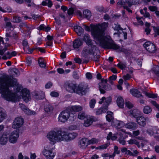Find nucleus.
<instances>
[{"instance_id":"nucleus-1","label":"nucleus","mask_w":159,"mask_h":159,"mask_svg":"<svg viewBox=\"0 0 159 159\" xmlns=\"http://www.w3.org/2000/svg\"><path fill=\"white\" fill-rule=\"evenodd\" d=\"M0 93L2 97L8 101L15 102L21 98L26 102L31 99L30 92L23 88L15 79H8L5 75H0Z\"/></svg>"},{"instance_id":"nucleus-2","label":"nucleus","mask_w":159,"mask_h":159,"mask_svg":"<svg viewBox=\"0 0 159 159\" xmlns=\"http://www.w3.org/2000/svg\"><path fill=\"white\" fill-rule=\"evenodd\" d=\"M108 26V23L104 22L95 26L92 30V34L94 41L102 47L119 51L124 52V49L116 44L109 36H105L104 32Z\"/></svg>"},{"instance_id":"nucleus-3","label":"nucleus","mask_w":159,"mask_h":159,"mask_svg":"<svg viewBox=\"0 0 159 159\" xmlns=\"http://www.w3.org/2000/svg\"><path fill=\"white\" fill-rule=\"evenodd\" d=\"M78 136L76 133H68L62 129H56L50 131L47 135V139L53 144L62 141H68L75 139Z\"/></svg>"},{"instance_id":"nucleus-4","label":"nucleus","mask_w":159,"mask_h":159,"mask_svg":"<svg viewBox=\"0 0 159 159\" xmlns=\"http://www.w3.org/2000/svg\"><path fill=\"white\" fill-rule=\"evenodd\" d=\"M111 98H106L105 97H102L98 103L100 104H102V103L104 102L106 106L103 107L102 108L98 109L96 111V114L99 115L106 112L108 110V106L111 102Z\"/></svg>"},{"instance_id":"nucleus-5","label":"nucleus","mask_w":159,"mask_h":159,"mask_svg":"<svg viewBox=\"0 0 159 159\" xmlns=\"http://www.w3.org/2000/svg\"><path fill=\"white\" fill-rule=\"evenodd\" d=\"M89 88L87 83L81 82L76 87V93L80 95H84L89 90Z\"/></svg>"},{"instance_id":"nucleus-6","label":"nucleus","mask_w":159,"mask_h":159,"mask_svg":"<svg viewBox=\"0 0 159 159\" xmlns=\"http://www.w3.org/2000/svg\"><path fill=\"white\" fill-rule=\"evenodd\" d=\"M70 116V112L68 110L61 111L59 114L58 119L59 122L65 123L67 122Z\"/></svg>"},{"instance_id":"nucleus-7","label":"nucleus","mask_w":159,"mask_h":159,"mask_svg":"<svg viewBox=\"0 0 159 159\" xmlns=\"http://www.w3.org/2000/svg\"><path fill=\"white\" fill-rule=\"evenodd\" d=\"M43 153L47 159H53L55 156L50 145H46L44 147Z\"/></svg>"},{"instance_id":"nucleus-8","label":"nucleus","mask_w":159,"mask_h":159,"mask_svg":"<svg viewBox=\"0 0 159 159\" xmlns=\"http://www.w3.org/2000/svg\"><path fill=\"white\" fill-rule=\"evenodd\" d=\"M19 137V133L17 131L11 132L8 136V140L11 143L14 144L16 143Z\"/></svg>"},{"instance_id":"nucleus-9","label":"nucleus","mask_w":159,"mask_h":159,"mask_svg":"<svg viewBox=\"0 0 159 159\" xmlns=\"http://www.w3.org/2000/svg\"><path fill=\"white\" fill-rule=\"evenodd\" d=\"M143 46L145 49L150 53H154L157 50L156 46L154 44L151 43L149 41L145 42L143 44Z\"/></svg>"},{"instance_id":"nucleus-10","label":"nucleus","mask_w":159,"mask_h":159,"mask_svg":"<svg viewBox=\"0 0 159 159\" xmlns=\"http://www.w3.org/2000/svg\"><path fill=\"white\" fill-rule=\"evenodd\" d=\"M4 41L3 38L0 37V54L3 55L4 53L7 50V48L10 46L8 43H6L3 44Z\"/></svg>"},{"instance_id":"nucleus-11","label":"nucleus","mask_w":159,"mask_h":159,"mask_svg":"<svg viewBox=\"0 0 159 159\" xmlns=\"http://www.w3.org/2000/svg\"><path fill=\"white\" fill-rule=\"evenodd\" d=\"M24 122V120L21 117H17L15 119L12 127L14 129L19 128L22 125Z\"/></svg>"},{"instance_id":"nucleus-12","label":"nucleus","mask_w":159,"mask_h":159,"mask_svg":"<svg viewBox=\"0 0 159 159\" xmlns=\"http://www.w3.org/2000/svg\"><path fill=\"white\" fill-rule=\"evenodd\" d=\"M97 120V119L94 116H87L86 120L84 121V125L88 127L91 125L93 121Z\"/></svg>"},{"instance_id":"nucleus-13","label":"nucleus","mask_w":159,"mask_h":159,"mask_svg":"<svg viewBox=\"0 0 159 159\" xmlns=\"http://www.w3.org/2000/svg\"><path fill=\"white\" fill-rule=\"evenodd\" d=\"M19 26L21 32L26 31L28 32V34H30L31 30L30 25H27L25 22H22L20 24Z\"/></svg>"},{"instance_id":"nucleus-14","label":"nucleus","mask_w":159,"mask_h":159,"mask_svg":"<svg viewBox=\"0 0 159 159\" xmlns=\"http://www.w3.org/2000/svg\"><path fill=\"white\" fill-rule=\"evenodd\" d=\"M83 39L88 46H91V47L93 48H95V46L93 45V43L92 40L91 39L89 35L85 34L84 35Z\"/></svg>"},{"instance_id":"nucleus-15","label":"nucleus","mask_w":159,"mask_h":159,"mask_svg":"<svg viewBox=\"0 0 159 159\" xmlns=\"http://www.w3.org/2000/svg\"><path fill=\"white\" fill-rule=\"evenodd\" d=\"M66 89L71 93H76V87L75 85L72 83L67 82L66 84Z\"/></svg>"},{"instance_id":"nucleus-16","label":"nucleus","mask_w":159,"mask_h":159,"mask_svg":"<svg viewBox=\"0 0 159 159\" xmlns=\"http://www.w3.org/2000/svg\"><path fill=\"white\" fill-rule=\"evenodd\" d=\"M96 47L95 48L91 47V46H88L84 47L83 51V55L84 57L92 53L94 50H96Z\"/></svg>"},{"instance_id":"nucleus-17","label":"nucleus","mask_w":159,"mask_h":159,"mask_svg":"<svg viewBox=\"0 0 159 159\" xmlns=\"http://www.w3.org/2000/svg\"><path fill=\"white\" fill-rule=\"evenodd\" d=\"M83 44L82 40L79 38L75 40L73 42V46L74 49L78 50L79 48Z\"/></svg>"},{"instance_id":"nucleus-18","label":"nucleus","mask_w":159,"mask_h":159,"mask_svg":"<svg viewBox=\"0 0 159 159\" xmlns=\"http://www.w3.org/2000/svg\"><path fill=\"white\" fill-rule=\"evenodd\" d=\"M149 118L144 117L143 116H139L137 119V122L138 124L142 126H144L146 125V121H149Z\"/></svg>"},{"instance_id":"nucleus-19","label":"nucleus","mask_w":159,"mask_h":159,"mask_svg":"<svg viewBox=\"0 0 159 159\" xmlns=\"http://www.w3.org/2000/svg\"><path fill=\"white\" fill-rule=\"evenodd\" d=\"M101 81V82L99 84V90L101 93H105L106 86L103 83H106L107 82V80L102 79Z\"/></svg>"},{"instance_id":"nucleus-20","label":"nucleus","mask_w":159,"mask_h":159,"mask_svg":"<svg viewBox=\"0 0 159 159\" xmlns=\"http://www.w3.org/2000/svg\"><path fill=\"white\" fill-rule=\"evenodd\" d=\"M8 134L4 133L2 135H0V144L2 145H5L8 140Z\"/></svg>"},{"instance_id":"nucleus-21","label":"nucleus","mask_w":159,"mask_h":159,"mask_svg":"<svg viewBox=\"0 0 159 159\" xmlns=\"http://www.w3.org/2000/svg\"><path fill=\"white\" fill-rule=\"evenodd\" d=\"M111 125L117 128H120L124 125V123L121 121L117 120H113L111 122Z\"/></svg>"},{"instance_id":"nucleus-22","label":"nucleus","mask_w":159,"mask_h":159,"mask_svg":"<svg viewBox=\"0 0 159 159\" xmlns=\"http://www.w3.org/2000/svg\"><path fill=\"white\" fill-rule=\"evenodd\" d=\"M4 21L5 23L4 28L6 29V31H9L10 29L12 27L10 20L9 19L6 17L4 18Z\"/></svg>"},{"instance_id":"nucleus-23","label":"nucleus","mask_w":159,"mask_h":159,"mask_svg":"<svg viewBox=\"0 0 159 159\" xmlns=\"http://www.w3.org/2000/svg\"><path fill=\"white\" fill-rule=\"evenodd\" d=\"M130 116L132 117L136 118L137 119L140 114V112L137 109H134L133 111H129Z\"/></svg>"},{"instance_id":"nucleus-24","label":"nucleus","mask_w":159,"mask_h":159,"mask_svg":"<svg viewBox=\"0 0 159 159\" xmlns=\"http://www.w3.org/2000/svg\"><path fill=\"white\" fill-rule=\"evenodd\" d=\"M7 115L5 110L2 108L0 107V123L6 118Z\"/></svg>"},{"instance_id":"nucleus-25","label":"nucleus","mask_w":159,"mask_h":159,"mask_svg":"<svg viewBox=\"0 0 159 159\" xmlns=\"http://www.w3.org/2000/svg\"><path fill=\"white\" fill-rule=\"evenodd\" d=\"M131 94L134 96L139 98L142 96L141 93L138 90L135 89H131L130 90Z\"/></svg>"},{"instance_id":"nucleus-26","label":"nucleus","mask_w":159,"mask_h":159,"mask_svg":"<svg viewBox=\"0 0 159 159\" xmlns=\"http://www.w3.org/2000/svg\"><path fill=\"white\" fill-rule=\"evenodd\" d=\"M70 109L72 111L79 112L83 110V107L80 105H74L71 106Z\"/></svg>"},{"instance_id":"nucleus-27","label":"nucleus","mask_w":159,"mask_h":159,"mask_svg":"<svg viewBox=\"0 0 159 159\" xmlns=\"http://www.w3.org/2000/svg\"><path fill=\"white\" fill-rule=\"evenodd\" d=\"M22 44L23 47V49L25 51L27 52L28 50L30 51V53H31L33 52V50H30V51H29V46L28 44V42L26 39L23 41Z\"/></svg>"},{"instance_id":"nucleus-28","label":"nucleus","mask_w":159,"mask_h":159,"mask_svg":"<svg viewBox=\"0 0 159 159\" xmlns=\"http://www.w3.org/2000/svg\"><path fill=\"white\" fill-rule=\"evenodd\" d=\"M118 106L120 108L123 107L124 104V102L123 98L120 97H118L116 100Z\"/></svg>"},{"instance_id":"nucleus-29","label":"nucleus","mask_w":159,"mask_h":159,"mask_svg":"<svg viewBox=\"0 0 159 159\" xmlns=\"http://www.w3.org/2000/svg\"><path fill=\"white\" fill-rule=\"evenodd\" d=\"M74 30L77 34L80 36L84 31L83 29L80 26L78 25L75 26L74 27Z\"/></svg>"},{"instance_id":"nucleus-30","label":"nucleus","mask_w":159,"mask_h":159,"mask_svg":"<svg viewBox=\"0 0 159 159\" xmlns=\"http://www.w3.org/2000/svg\"><path fill=\"white\" fill-rule=\"evenodd\" d=\"M87 139L85 138H84L80 140L79 142V146L81 148H85L86 146V143Z\"/></svg>"},{"instance_id":"nucleus-31","label":"nucleus","mask_w":159,"mask_h":159,"mask_svg":"<svg viewBox=\"0 0 159 159\" xmlns=\"http://www.w3.org/2000/svg\"><path fill=\"white\" fill-rule=\"evenodd\" d=\"M53 110V108L48 103H46L44 107V110L47 112H51Z\"/></svg>"},{"instance_id":"nucleus-32","label":"nucleus","mask_w":159,"mask_h":159,"mask_svg":"<svg viewBox=\"0 0 159 159\" xmlns=\"http://www.w3.org/2000/svg\"><path fill=\"white\" fill-rule=\"evenodd\" d=\"M125 126L127 128L134 129L137 127V125L135 123L130 122L127 124Z\"/></svg>"},{"instance_id":"nucleus-33","label":"nucleus","mask_w":159,"mask_h":159,"mask_svg":"<svg viewBox=\"0 0 159 159\" xmlns=\"http://www.w3.org/2000/svg\"><path fill=\"white\" fill-rule=\"evenodd\" d=\"M38 63L39 66L42 67L44 68L46 66V62L42 58H40L38 60Z\"/></svg>"},{"instance_id":"nucleus-34","label":"nucleus","mask_w":159,"mask_h":159,"mask_svg":"<svg viewBox=\"0 0 159 159\" xmlns=\"http://www.w3.org/2000/svg\"><path fill=\"white\" fill-rule=\"evenodd\" d=\"M127 142L129 144L132 145L134 144L137 145L139 148L140 147V145L139 142L135 139H131L128 141Z\"/></svg>"},{"instance_id":"nucleus-35","label":"nucleus","mask_w":159,"mask_h":159,"mask_svg":"<svg viewBox=\"0 0 159 159\" xmlns=\"http://www.w3.org/2000/svg\"><path fill=\"white\" fill-rule=\"evenodd\" d=\"M113 113L111 111H107V115L106 116V119L107 120L108 122H110L112 121V122L113 121Z\"/></svg>"},{"instance_id":"nucleus-36","label":"nucleus","mask_w":159,"mask_h":159,"mask_svg":"<svg viewBox=\"0 0 159 159\" xmlns=\"http://www.w3.org/2000/svg\"><path fill=\"white\" fill-rule=\"evenodd\" d=\"M84 16L86 18L89 19L91 16V11L88 10H85L83 11Z\"/></svg>"},{"instance_id":"nucleus-37","label":"nucleus","mask_w":159,"mask_h":159,"mask_svg":"<svg viewBox=\"0 0 159 159\" xmlns=\"http://www.w3.org/2000/svg\"><path fill=\"white\" fill-rule=\"evenodd\" d=\"M152 111V108L148 106H145L143 109V112L144 113L146 114H148L150 113Z\"/></svg>"},{"instance_id":"nucleus-38","label":"nucleus","mask_w":159,"mask_h":159,"mask_svg":"<svg viewBox=\"0 0 159 159\" xmlns=\"http://www.w3.org/2000/svg\"><path fill=\"white\" fill-rule=\"evenodd\" d=\"M86 115H85L84 112H80L79 113L77 117L80 120H84V118H86Z\"/></svg>"},{"instance_id":"nucleus-39","label":"nucleus","mask_w":159,"mask_h":159,"mask_svg":"<svg viewBox=\"0 0 159 159\" xmlns=\"http://www.w3.org/2000/svg\"><path fill=\"white\" fill-rule=\"evenodd\" d=\"M144 93L149 98H153L157 97V95L156 94L150 93L145 92H144Z\"/></svg>"},{"instance_id":"nucleus-40","label":"nucleus","mask_w":159,"mask_h":159,"mask_svg":"<svg viewBox=\"0 0 159 159\" xmlns=\"http://www.w3.org/2000/svg\"><path fill=\"white\" fill-rule=\"evenodd\" d=\"M0 11L4 13L10 12H11L12 10L8 7H7L5 9H3L0 6Z\"/></svg>"},{"instance_id":"nucleus-41","label":"nucleus","mask_w":159,"mask_h":159,"mask_svg":"<svg viewBox=\"0 0 159 159\" xmlns=\"http://www.w3.org/2000/svg\"><path fill=\"white\" fill-rule=\"evenodd\" d=\"M120 153V151L118 150V147L116 146H115L114 147V152L111 155L110 157H113L115 156L116 154H119Z\"/></svg>"},{"instance_id":"nucleus-42","label":"nucleus","mask_w":159,"mask_h":159,"mask_svg":"<svg viewBox=\"0 0 159 159\" xmlns=\"http://www.w3.org/2000/svg\"><path fill=\"white\" fill-rule=\"evenodd\" d=\"M112 27L115 30L119 31L121 29L120 25L118 23H114L112 25Z\"/></svg>"},{"instance_id":"nucleus-43","label":"nucleus","mask_w":159,"mask_h":159,"mask_svg":"<svg viewBox=\"0 0 159 159\" xmlns=\"http://www.w3.org/2000/svg\"><path fill=\"white\" fill-rule=\"evenodd\" d=\"M151 103L152 105L155 106L159 111V105L157 102L154 101H151ZM156 117L157 118H159V113H157L156 115Z\"/></svg>"},{"instance_id":"nucleus-44","label":"nucleus","mask_w":159,"mask_h":159,"mask_svg":"<svg viewBox=\"0 0 159 159\" xmlns=\"http://www.w3.org/2000/svg\"><path fill=\"white\" fill-rule=\"evenodd\" d=\"M24 112L26 114L29 115H34L36 114V112L34 111H31L27 107L25 109Z\"/></svg>"},{"instance_id":"nucleus-45","label":"nucleus","mask_w":159,"mask_h":159,"mask_svg":"<svg viewBox=\"0 0 159 159\" xmlns=\"http://www.w3.org/2000/svg\"><path fill=\"white\" fill-rule=\"evenodd\" d=\"M117 66L121 70L125 69L126 66V64L125 63L120 62L117 65Z\"/></svg>"},{"instance_id":"nucleus-46","label":"nucleus","mask_w":159,"mask_h":159,"mask_svg":"<svg viewBox=\"0 0 159 159\" xmlns=\"http://www.w3.org/2000/svg\"><path fill=\"white\" fill-rule=\"evenodd\" d=\"M96 102V101L95 99H92L89 102L90 107L91 108H93L94 107Z\"/></svg>"},{"instance_id":"nucleus-47","label":"nucleus","mask_w":159,"mask_h":159,"mask_svg":"<svg viewBox=\"0 0 159 159\" xmlns=\"http://www.w3.org/2000/svg\"><path fill=\"white\" fill-rule=\"evenodd\" d=\"M11 57V53L7 52L4 54L2 57V58L3 60H7L8 59H10Z\"/></svg>"},{"instance_id":"nucleus-48","label":"nucleus","mask_w":159,"mask_h":159,"mask_svg":"<svg viewBox=\"0 0 159 159\" xmlns=\"http://www.w3.org/2000/svg\"><path fill=\"white\" fill-rule=\"evenodd\" d=\"M21 18L20 17L18 16L14 17L13 19V21L15 23H18L20 22Z\"/></svg>"},{"instance_id":"nucleus-49","label":"nucleus","mask_w":159,"mask_h":159,"mask_svg":"<svg viewBox=\"0 0 159 159\" xmlns=\"http://www.w3.org/2000/svg\"><path fill=\"white\" fill-rule=\"evenodd\" d=\"M117 78V76L115 75H113L112 76H110L109 79V82L110 83H112V81L111 80H115Z\"/></svg>"},{"instance_id":"nucleus-50","label":"nucleus","mask_w":159,"mask_h":159,"mask_svg":"<svg viewBox=\"0 0 159 159\" xmlns=\"http://www.w3.org/2000/svg\"><path fill=\"white\" fill-rule=\"evenodd\" d=\"M148 9L151 11H156L157 10V7L155 6H150L148 7Z\"/></svg>"},{"instance_id":"nucleus-51","label":"nucleus","mask_w":159,"mask_h":159,"mask_svg":"<svg viewBox=\"0 0 159 159\" xmlns=\"http://www.w3.org/2000/svg\"><path fill=\"white\" fill-rule=\"evenodd\" d=\"M154 30L155 33V37L157 35H159V27H155L154 28Z\"/></svg>"},{"instance_id":"nucleus-52","label":"nucleus","mask_w":159,"mask_h":159,"mask_svg":"<svg viewBox=\"0 0 159 159\" xmlns=\"http://www.w3.org/2000/svg\"><path fill=\"white\" fill-rule=\"evenodd\" d=\"M155 129H148L147 130V133L150 135L152 136L154 135L155 132Z\"/></svg>"},{"instance_id":"nucleus-53","label":"nucleus","mask_w":159,"mask_h":159,"mask_svg":"<svg viewBox=\"0 0 159 159\" xmlns=\"http://www.w3.org/2000/svg\"><path fill=\"white\" fill-rule=\"evenodd\" d=\"M125 106L127 108L130 109L133 107V105L131 102H127L125 103Z\"/></svg>"},{"instance_id":"nucleus-54","label":"nucleus","mask_w":159,"mask_h":159,"mask_svg":"<svg viewBox=\"0 0 159 159\" xmlns=\"http://www.w3.org/2000/svg\"><path fill=\"white\" fill-rule=\"evenodd\" d=\"M98 141L97 139L95 138H93L89 141V143L92 144L96 143L98 142Z\"/></svg>"},{"instance_id":"nucleus-55","label":"nucleus","mask_w":159,"mask_h":159,"mask_svg":"<svg viewBox=\"0 0 159 159\" xmlns=\"http://www.w3.org/2000/svg\"><path fill=\"white\" fill-rule=\"evenodd\" d=\"M50 95L52 97H56L58 96L59 94L57 92L52 91L50 93Z\"/></svg>"},{"instance_id":"nucleus-56","label":"nucleus","mask_w":159,"mask_h":159,"mask_svg":"<svg viewBox=\"0 0 159 159\" xmlns=\"http://www.w3.org/2000/svg\"><path fill=\"white\" fill-rule=\"evenodd\" d=\"M123 78L125 80H127L131 78V76L130 75L127 74L126 75L123 76Z\"/></svg>"},{"instance_id":"nucleus-57","label":"nucleus","mask_w":159,"mask_h":159,"mask_svg":"<svg viewBox=\"0 0 159 159\" xmlns=\"http://www.w3.org/2000/svg\"><path fill=\"white\" fill-rule=\"evenodd\" d=\"M85 75L86 78L88 79H91L92 78V75L90 72H87Z\"/></svg>"},{"instance_id":"nucleus-58","label":"nucleus","mask_w":159,"mask_h":159,"mask_svg":"<svg viewBox=\"0 0 159 159\" xmlns=\"http://www.w3.org/2000/svg\"><path fill=\"white\" fill-rule=\"evenodd\" d=\"M74 11V9L72 8H70L68 10L67 13L68 15H71L73 14Z\"/></svg>"},{"instance_id":"nucleus-59","label":"nucleus","mask_w":159,"mask_h":159,"mask_svg":"<svg viewBox=\"0 0 159 159\" xmlns=\"http://www.w3.org/2000/svg\"><path fill=\"white\" fill-rule=\"evenodd\" d=\"M69 129L71 130H74L78 129V127L76 125H72L69 126Z\"/></svg>"},{"instance_id":"nucleus-60","label":"nucleus","mask_w":159,"mask_h":159,"mask_svg":"<svg viewBox=\"0 0 159 159\" xmlns=\"http://www.w3.org/2000/svg\"><path fill=\"white\" fill-rule=\"evenodd\" d=\"M73 76L74 78L78 79L80 78V76L76 71H74L73 73Z\"/></svg>"},{"instance_id":"nucleus-61","label":"nucleus","mask_w":159,"mask_h":159,"mask_svg":"<svg viewBox=\"0 0 159 159\" xmlns=\"http://www.w3.org/2000/svg\"><path fill=\"white\" fill-rule=\"evenodd\" d=\"M52 84L51 82H48L45 85V88L46 89H49L52 86Z\"/></svg>"},{"instance_id":"nucleus-62","label":"nucleus","mask_w":159,"mask_h":159,"mask_svg":"<svg viewBox=\"0 0 159 159\" xmlns=\"http://www.w3.org/2000/svg\"><path fill=\"white\" fill-rule=\"evenodd\" d=\"M108 145L107 144H105L100 146L99 147L97 148V149L100 148L101 149H106Z\"/></svg>"},{"instance_id":"nucleus-63","label":"nucleus","mask_w":159,"mask_h":159,"mask_svg":"<svg viewBox=\"0 0 159 159\" xmlns=\"http://www.w3.org/2000/svg\"><path fill=\"white\" fill-rule=\"evenodd\" d=\"M59 17L61 19V20H63L64 21H65V18L66 16L64 14L62 13H61L59 15Z\"/></svg>"},{"instance_id":"nucleus-64","label":"nucleus","mask_w":159,"mask_h":159,"mask_svg":"<svg viewBox=\"0 0 159 159\" xmlns=\"http://www.w3.org/2000/svg\"><path fill=\"white\" fill-rule=\"evenodd\" d=\"M156 70L155 71V73L159 78V66H156Z\"/></svg>"}]
</instances>
